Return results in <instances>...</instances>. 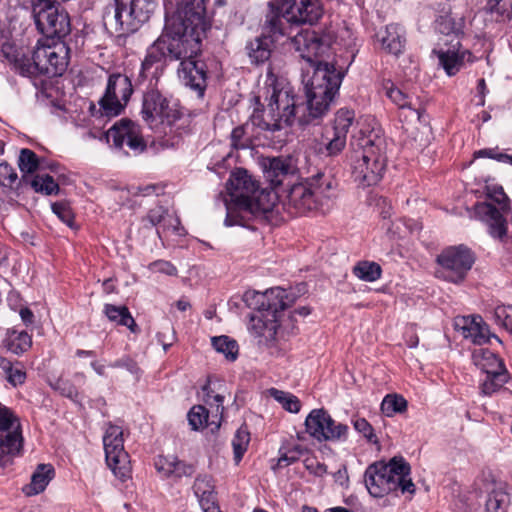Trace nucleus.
<instances>
[{"instance_id": "obj_1", "label": "nucleus", "mask_w": 512, "mask_h": 512, "mask_svg": "<svg viewBox=\"0 0 512 512\" xmlns=\"http://www.w3.org/2000/svg\"><path fill=\"white\" fill-rule=\"evenodd\" d=\"M172 12L167 11L161 35L148 48L141 64V75L154 77L166 61L197 58L210 21L205 0H176Z\"/></svg>"}, {"instance_id": "obj_2", "label": "nucleus", "mask_w": 512, "mask_h": 512, "mask_svg": "<svg viewBox=\"0 0 512 512\" xmlns=\"http://www.w3.org/2000/svg\"><path fill=\"white\" fill-rule=\"evenodd\" d=\"M291 44L299 56L309 64L303 80L306 107L299 117L300 124H308L327 114L338 94L344 74L337 70L334 64L318 60L329 50L332 44L331 36L303 30L291 38Z\"/></svg>"}, {"instance_id": "obj_3", "label": "nucleus", "mask_w": 512, "mask_h": 512, "mask_svg": "<svg viewBox=\"0 0 512 512\" xmlns=\"http://www.w3.org/2000/svg\"><path fill=\"white\" fill-rule=\"evenodd\" d=\"M279 83L271 70L267 73L265 100L266 109L256 110L250 117V123L238 126L231 132V145L236 149L249 147L248 130L250 126L265 132H274L299 122V107L296 106L294 95L287 87H279Z\"/></svg>"}, {"instance_id": "obj_4", "label": "nucleus", "mask_w": 512, "mask_h": 512, "mask_svg": "<svg viewBox=\"0 0 512 512\" xmlns=\"http://www.w3.org/2000/svg\"><path fill=\"white\" fill-rule=\"evenodd\" d=\"M227 191L226 226H244L249 215L266 213L274 205L273 193L259 189L256 181L243 169H237L230 175Z\"/></svg>"}, {"instance_id": "obj_5", "label": "nucleus", "mask_w": 512, "mask_h": 512, "mask_svg": "<svg viewBox=\"0 0 512 512\" xmlns=\"http://www.w3.org/2000/svg\"><path fill=\"white\" fill-rule=\"evenodd\" d=\"M350 166L354 180L363 186L377 184L387 165L385 139L375 129H361L352 137Z\"/></svg>"}, {"instance_id": "obj_6", "label": "nucleus", "mask_w": 512, "mask_h": 512, "mask_svg": "<svg viewBox=\"0 0 512 512\" xmlns=\"http://www.w3.org/2000/svg\"><path fill=\"white\" fill-rule=\"evenodd\" d=\"M3 56L15 65L22 74L61 75L68 66L69 48L62 39H42L29 57L16 47L6 43L1 49Z\"/></svg>"}, {"instance_id": "obj_7", "label": "nucleus", "mask_w": 512, "mask_h": 512, "mask_svg": "<svg viewBox=\"0 0 512 512\" xmlns=\"http://www.w3.org/2000/svg\"><path fill=\"white\" fill-rule=\"evenodd\" d=\"M365 485L375 498L397 491L414 494L415 485L410 478V465L402 457H394L388 463L376 462L365 471Z\"/></svg>"}, {"instance_id": "obj_8", "label": "nucleus", "mask_w": 512, "mask_h": 512, "mask_svg": "<svg viewBox=\"0 0 512 512\" xmlns=\"http://www.w3.org/2000/svg\"><path fill=\"white\" fill-rule=\"evenodd\" d=\"M113 12L103 16L104 25L119 36L133 33L148 21L154 12V0H114Z\"/></svg>"}, {"instance_id": "obj_9", "label": "nucleus", "mask_w": 512, "mask_h": 512, "mask_svg": "<svg viewBox=\"0 0 512 512\" xmlns=\"http://www.w3.org/2000/svg\"><path fill=\"white\" fill-rule=\"evenodd\" d=\"M33 14L45 39H62L70 33L68 14L51 0H33Z\"/></svg>"}, {"instance_id": "obj_10", "label": "nucleus", "mask_w": 512, "mask_h": 512, "mask_svg": "<svg viewBox=\"0 0 512 512\" xmlns=\"http://www.w3.org/2000/svg\"><path fill=\"white\" fill-rule=\"evenodd\" d=\"M141 113L143 120L154 130L170 127L181 116L178 103L155 90L144 95Z\"/></svg>"}, {"instance_id": "obj_11", "label": "nucleus", "mask_w": 512, "mask_h": 512, "mask_svg": "<svg viewBox=\"0 0 512 512\" xmlns=\"http://www.w3.org/2000/svg\"><path fill=\"white\" fill-rule=\"evenodd\" d=\"M23 437L19 418L0 403V468L10 465L21 454Z\"/></svg>"}, {"instance_id": "obj_12", "label": "nucleus", "mask_w": 512, "mask_h": 512, "mask_svg": "<svg viewBox=\"0 0 512 512\" xmlns=\"http://www.w3.org/2000/svg\"><path fill=\"white\" fill-rule=\"evenodd\" d=\"M268 6L273 13L271 16L284 18L292 24L313 25L323 15V7L320 0H279L270 1Z\"/></svg>"}, {"instance_id": "obj_13", "label": "nucleus", "mask_w": 512, "mask_h": 512, "mask_svg": "<svg viewBox=\"0 0 512 512\" xmlns=\"http://www.w3.org/2000/svg\"><path fill=\"white\" fill-rule=\"evenodd\" d=\"M440 268L436 274L452 283H459L464 280L468 271L475 262L472 251L464 246H451L444 249L437 257Z\"/></svg>"}, {"instance_id": "obj_14", "label": "nucleus", "mask_w": 512, "mask_h": 512, "mask_svg": "<svg viewBox=\"0 0 512 512\" xmlns=\"http://www.w3.org/2000/svg\"><path fill=\"white\" fill-rule=\"evenodd\" d=\"M103 445L108 467L121 481L130 477L129 456L124 450L123 431L121 427L110 424L103 436Z\"/></svg>"}, {"instance_id": "obj_15", "label": "nucleus", "mask_w": 512, "mask_h": 512, "mask_svg": "<svg viewBox=\"0 0 512 512\" xmlns=\"http://www.w3.org/2000/svg\"><path fill=\"white\" fill-rule=\"evenodd\" d=\"M306 432L319 442L345 441L349 428L336 422L324 409H313L305 419Z\"/></svg>"}, {"instance_id": "obj_16", "label": "nucleus", "mask_w": 512, "mask_h": 512, "mask_svg": "<svg viewBox=\"0 0 512 512\" xmlns=\"http://www.w3.org/2000/svg\"><path fill=\"white\" fill-rule=\"evenodd\" d=\"M282 24V19L278 16H267L263 34L246 45L247 55L252 64H263L270 58L274 42L284 35Z\"/></svg>"}, {"instance_id": "obj_17", "label": "nucleus", "mask_w": 512, "mask_h": 512, "mask_svg": "<svg viewBox=\"0 0 512 512\" xmlns=\"http://www.w3.org/2000/svg\"><path fill=\"white\" fill-rule=\"evenodd\" d=\"M130 79L123 74L110 75L104 96L100 99L102 113L108 117L118 116L132 95Z\"/></svg>"}, {"instance_id": "obj_18", "label": "nucleus", "mask_w": 512, "mask_h": 512, "mask_svg": "<svg viewBox=\"0 0 512 512\" xmlns=\"http://www.w3.org/2000/svg\"><path fill=\"white\" fill-rule=\"evenodd\" d=\"M482 0H460L449 11L436 19V29L444 35L459 38L464 34L467 20L471 17L473 7Z\"/></svg>"}, {"instance_id": "obj_19", "label": "nucleus", "mask_w": 512, "mask_h": 512, "mask_svg": "<svg viewBox=\"0 0 512 512\" xmlns=\"http://www.w3.org/2000/svg\"><path fill=\"white\" fill-rule=\"evenodd\" d=\"M244 301L252 309L271 311L282 319L284 310L293 302L287 291L280 287L266 290L265 292L247 291L244 294Z\"/></svg>"}, {"instance_id": "obj_20", "label": "nucleus", "mask_w": 512, "mask_h": 512, "mask_svg": "<svg viewBox=\"0 0 512 512\" xmlns=\"http://www.w3.org/2000/svg\"><path fill=\"white\" fill-rule=\"evenodd\" d=\"M106 139L108 143L112 141L113 145L119 149L126 146L134 152H141L145 148L139 126L127 119L115 123L107 131Z\"/></svg>"}, {"instance_id": "obj_21", "label": "nucleus", "mask_w": 512, "mask_h": 512, "mask_svg": "<svg viewBox=\"0 0 512 512\" xmlns=\"http://www.w3.org/2000/svg\"><path fill=\"white\" fill-rule=\"evenodd\" d=\"M282 321L283 319L276 317L271 311L256 310L250 316L248 330L260 342H270L275 339Z\"/></svg>"}, {"instance_id": "obj_22", "label": "nucleus", "mask_w": 512, "mask_h": 512, "mask_svg": "<svg viewBox=\"0 0 512 512\" xmlns=\"http://www.w3.org/2000/svg\"><path fill=\"white\" fill-rule=\"evenodd\" d=\"M438 57L439 66H441L448 76L456 75L464 66L465 63L474 61L472 53L463 49L460 42L457 41L452 47L434 50Z\"/></svg>"}, {"instance_id": "obj_23", "label": "nucleus", "mask_w": 512, "mask_h": 512, "mask_svg": "<svg viewBox=\"0 0 512 512\" xmlns=\"http://www.w3.org/2000/svg\"><path fill=\"white\" fill-rule=\"evenodd\" d=\"M177 75L185 86L195 90L200 96L203 95L206 87V71L204 64L197 58L180 61Z\"/></svg>"}, {"instance_id": "obj_24", "label": "nucleus", "mask_w": 512, "mask_h": 512, "mask_svg": "<svg viewBox=\"0 0 512 512\" xmlns=\"http://www.w3.org/2000/svg\"><path fill=\"white\" fill-rule=\"evenodd\" d=\"M204 406L210 412L213 429H219L224 412V390L221 383L207 384L202 388Z\"/></svg>"}, {"instance_id": "obj_25", "label": "nucleus", "mask_w": 512, "mask_h": 512, "mask_svg": "<svg viewBox=\"0 0 512 512\" xmlns=\"http://www.w3.org/2000/svg\"><path fill=\"white\" fill-rule=\"evenodd\" d=\"M377 39L385 52L398 56L405 49L406 30L400 24L391 23L377 33Z\"/></svg>"}, {"instance_id": "obj_26", "label": "nucleus", "mask_w": 512, "mask_h": 512, "mask_svg": "<svg viewBox=\"0 0 512 512\" xmlns=\"http://www.w3.org/2000/svg\"><path fill=\"white\" fill-rule=\"evenodd\" d=\"M287 204L295 210L296 214L316 210V198H314L311 182L293 185L287 195Z\"/></svg>"}, {"instance_id": "obj_27", "label": "nucleus", "mask_w": 512, "mask_h": 512, "mask_svg": "<svg viewBox=\"0 0 512 512\" xmlns=\"http://www.w3.org/2000/svg\"><path fill=\"white\" fill-rule=\"evenodd\" d=\"M143 221L148 222L152 227H156V232L159 237H162V234L169 231L181 235L178 217L173 213H169L168 210L164 209L162 206L151 209Z\"/></svg>"}, {"instance_id": "obj_28", "label": "nucleus", "mask_w": 512, "mask_h": 512, "mask_svg": "<svg viewBox=\"0 0 512 512\" xmlns=\"http://www.w3.org/2000/svg\"><path fill=\"white\" fill-rule=\"evenodd\" d=\"M265 166V177L272 185H280L284 178L293 175L297 171V165L292 157H275L267 159Z\"/></svg>"}, {"instance_id": "obj_29", "label": "nucleus", "mask_w": 512, "mask_h": 512, "mask_svg": "<svg viewBox=\"0 0 512 512\" xmlns=\"http://www.w3.org/2000/svg\"><path fill=\"white\" fill-rule=\"evenodd\" d=\"M456 325L462 331L463 336L474 344L482 345L489 340V328L480 316L463 317Z\"/></svg>"}, {"instance_id": "obj_30", "label": "nucleus", "mask_w": 512, "mask_h": 512, "mask_svg": "<svg viewBox=\"0 0 512 512\" xmlns=\"http://www.w3.org/2000/svg\"><path fill=\"white\" fill-rule=\"evenodd\" d=\"M316 198V210L326 212L333 206L336 198V185L331 179L318 178L311 181Z\"/></svg>"}, {"instance_id": "obj_31", "label": "nucleus", "mask_w": 512, "mask_h": 512, "mask_svg": "<svg viewBox=\"0 0 512 512\" xmlns=\"http://www.w3.org/2000/svg\"><path fill=\"white\" fill-rule=\"evenodd\" d=\"M478 212L483 215L492 237L502 239L506 235V221L497 208L491 204L482 203L478 205Z\"/></svg>"}, {"instance_id": "obj_32", "label": "nucleus", "mask_w": 512, "mask_h": 512, "mask_svg": "<svg viewBox=\"0 0 512 512\" xmlns=\"http://www.w3.org/2000/svg\"><path fill=\"white\" fill-rule=\"evenodd\" d=\"M192 488L201 508L209 509L216 504L215 486L211 476L198 475Z\"/></svg>"}, {"instance_id": "obj_33", "label": "nucleus", "mask_w": 512, "mask_h": 512, "mask_svg": "<svg viewBox=\"0 0 512 512\" xmlns=\"http://www.w3.org/2000/svg\"><path fill=\"white\" fill-rule=\"evenodd\" d=\"M54 468L50 464H39L31 475V482L23 491L26 495L32 496L43 492L50 481L54 478Z\"/></svg>"}, {"instance_id": "obj_34", "label": "nucleus", "mask_w": 512, "mask_h": 512, "mask_svg": "<svg viewBox=\"0 0 512 512\" xmlns=\"http://www.w3.org/2000/svg\"><path fill=\"white\" fill-rule=\"evenodd\" d=\"M473 360L485 375L507 372L503 361L488 349L479 348L474 350Z\"/></svg>"}, {"instance_id": "obj_35", "label": "nucleus", "mask_w": 512, "mask_h": 512, "mask_svg": "<svg viewBox=\"0 0 512 512\" xmlns=\"http://www.w3.org/2000/svg\"><path fill=\"white\" fill-rule=\"evenodd\" d=\"M104 313L110 321L126 326L132 332L136 331V323L127 307L106 304L104 307Z\"/></svg>"}, {"instance_id": "obj_36", "label": "nucleus", "mask_w": 512, "mask_h": 512, "mask_svg": "<svg viewBox=\"0 0 512 512\" xmlns=\"http://www.w3.org/2000/svg\"><path fill=\"white\" fill-rule=\"evenodd\" d=\"M32 345L31 336L25 331L12 330L7 333L5 339L6 348L14 354L26 352Z\"/></svg>"}, {"instance_id": "obj_37", "label": "nucleus", "mask_w": 512, "mask_h": 512, "mask_svg": "<svg viewBox=\"0 0 512 512\" xmlns=\"http://www.w3.org/2000/svg\"><path fill=\"white\" fill-rule=\"evenodd\" d=\"M211 343L216 352L222 354L226 360L235 361L238 357L239 346L237 342L226 336H215L211 338Z\"/></svg>"}, {"instance_id": "obj_38", "label": "nucleus", "mask_w": 512, "mask_h": 512, "mask_svg": "<svg viewBox=\"0 0 512 512\" xmlns=\"http://www.w3.org/2000/svg\"><path fill=\"white\" fill-rule=\"evenodd\" d=\"M187 418L189 425L193 430H200L205 427H211L212 431L216 430L213 429V425L211 424L210 412L208 411L206 406H193L188 412Z\"/></svg>"}, {"instance_id": "obj_39", "label": "nucleus", "mask_w": 512, "mask_h": 512, "mask_svg": "<svg viewBox=\"0 0 512 512\" xmlns=\"http://www.w3.org/2000/svg\"><path fill=\"white\" fill-rule=\"evenodd\" d=\"M354 275L365 282H375L382 274L380 265L372 261H360L353 268Z\"/></svg>"}, {"instance_id": "obj_40", "label": "nucleus", "mask_w": 512, "mask_h": 512, "mask_svg": "<svg viewBox=\"0 0 512 512\" xmlns=\"http://www.w3.org/2000/svg\"><path fill=\"white\" fill-rule=\"evenodd\" d=\"M510 505V495L503 488L494 489L488 496L486 512H507Z\"/></svg>"}, {"instance_id": "obj_41", "label": "nucleus", "mask_w": 512, "mask_h": 512, "mask_svg": "<svg viewBox=\"0 0 512 512\" xmlns=\"http://www.w3.org/2000/svg\"><path fill=\"white\" fill-rule=\"evenodd\" d=\"M386 95L400 109H409L411 117H415L417 120L421 119L420 111L413 107L412 100L400 89L393 86L386 88Z\"/></svg>"}, {"instance_id": "obj_42", "label": "nucleus", "mask_w": 512, "mask_h": 512, "mask_svg": "<svg viewBox=\"0 0 512 512\" xmlns=\"http://www.w3.org/2000/svg\"><path fill=\"white\" fill-rule=\"evenodd\" d=\"M325 152L328 156L340 154L346 146L347 136L332 129H326L324 133Z\"/></svg>"}, {"instance_id": "obj_43", "label": "nucleus", "mask_w": 512, "mask_h": 512, "mask_svg": "<svg viewBox=\"0 0 512 512\" xmlns=\"http://www.w3.org/2000/svg\"><path fill=\"white\" fill-rule=\"evenodd\" d=\"M407 409L406 399L398 394H388L381 403V411L386 417H393L398 413H403Z\"/></svg>"}, {"instance_id": "obj_44", "label": "nucleus", "mask_w": 512, "mask_h": 512, "mask_svg": "<svg viewBox=\"0 0 512 512\" xmlns=\"http://www.w3.org/2000/svg\"><path fill=\"white\" fill-rule=\"evenodd\" d=\"M269 395L273 397L281 406L291 413H298L301 409V402L297 396L290 392L278 390L276 388L269 389Z\"/></svg>"}, {"instance_id": "obj_45", "label": "nucleus", "mask_w": 512, "mask_h": 512, "mask_svg": "<svg viewBox=\"0 0 512 512\" xmlns=\"http://www.w3.org/2000/svg\"><path fill=\"white\" fill-rule=\"evenodd\" d=\"M18 167L23 174L22 178L26 179L27 175L37 171L39 159L32 150L27 148L21 149L18 158Z\"/></svg>"}, {"instance_id": "obj_46", "label": "nucleus", "mask_w": 512, "mask_h": 512, "mask_svg": "<svg viewBox=\"0 0 512 512\" xmlns=\"http://www.w3.org/2000/svg\"><path fill=\"white\" fill-rule=\"evenodd\" d=\"M51 387L75 403L80 404L83 399L82 394L70 379L59 378L54 383H51Z\"/></svg>"}, {"instance_id": "obj_47", "label": "nucleus", "mask_w": 512, "mask_h": 512, "mask_svg": "<svg viewBox=\"0 0 512 512\" xmlns=\"http://www.w3.org/2000/svg\"><path fill=\"white\" fill-rule=\"evenodd\" d=\"M250 442V434L248 430L244 427H240L233 439H232V447L234 452V460L236 463H239L247 450V447Z\"/></svg>"}, {"instance_id": "obj_48", "label": "nucleus", "mask_w": 512, "mask_h": 512, "mask_svg": "<svg viewBox=\"0 0 512 512\" xmlns=\"http://www.w3.org/2000/svg\"><path fill=\"white\" fill-rule=\"evenodd\" d=\"M509 379L508 372L487 374L481 384L482 393L491 395L498 391Z\"/></svg>"}, {"instance_id": "obj_49", "label": "nucleus", "mask_w": 512, "mask_h": 512, "mask_svg": "<svg viewBox=\"0 0 512 512\" xmlns=\"http://www.w3.org/2000/svg\"><path fill=\"white\" fill-rule=\"evenodd\" d=\"M31 186L36 192H41L47 195L57 193L59 190L58 184L50 175H36L31 180Z\"/></svg>"}, {"instance_id": "obj_50", "label": "nucleus", "mask_w": 512, "mask_h": 512, "mask_svg": "<svg viewBox=\"0 0 512 512\" xmlns=\"http://www.w3.org/2000/svg\"><path fill=\"white\" fill-rule=\"evenodd\" d=\"M354 118L355 114L352 110L340 109L337 111L334 118L333 127H331L330 129L339 133H343L344 135L347 136L348 130L352 125Z\"/></svg>"}, {"instance_id": "obj_51", "label": "nucleus", "mask_w": 512, "mask_h": 512, "mask_svg": "<svg viewBox=\"0 0 512 512\" xmlns=\"http://www.w3.org/2000/svg\"><path fill=\"white\" fill-rule=\"evenodd\" d=\"M495 322L512 331V305H499L494 309Z\"/></svg>"}, {"instance_id": "obj_52", "label": "nucleus", "mask_w": 512, "mask_h": 512, "mask_svg": "<svg viewBox=\"0 0 512 512\" xmlns=\"http://www.w3.org/2000/svg\"><path fill=\"white\" fill-rule=\"evenodd\" d=\"M178 458L175 456H159L155 460V468L164 477L170 478Z\"/></svg>"}, {"instance_id": "obj_53", "label": "nucleus", "mask_w": 512, "mask_h": 512, "mask_svg": "<svg viewBox=\"0 0 512 512\" xmlns=\"http://www.w3.org/2000/svg\"><path fill=\"white\" fill-rule=\"evenodd\" d=\"M354 429L362 434L370 443L377 444L378 439L373 427L365 418H357L353 421Z\"/></svg>"}, {"instance_id": "obj_54", "label": "nucleus", "mask_w": 512, "mask_h": 512, "mask_svg": "<svg viewBox=\"0 0 512 512\" xmlns=\"http://www.w3.org/2000/svg\"><path fill=\"white\" fill-rule=\"evenodd\" d=\"M18 180L15 169L7 162H0V185L12 187Z\"/></svg>"}, {"instance_id": "obj_55", "label": "nucleus", "mask_w": 512, "mask_h": 512, "mask_svg": "<svg viewBox=\"0 0 512 512\" xmlns=\"http://www.w3.org/2000/svg\"><path fill=\"white\" fill-rule=\"evenodd\" d=\"M51 209L53 213L56 214L62 222H64L68 226H72L73 214L68 205H66L65 203H54L52 204Z\"/></svg>"}, {"instance_id": "obj_56", "label": "nucleus", "mask_w": 512, "mask_h": 512, "mask_svg": "<svg viewBox=\"0 0 512 512\" xmlns=\"http://www.w3.org/2000/svg\"><path fill=\"white\" fill-rule=\"evenodd\" d=\"M148 269L152 273H162L169 276H174L177 273L176 267L172 263L165 260H157L152 262L149 264Z\"/></svg>"}, {"instance_id": "obj_57", "label": "nucleus", "mask_w": 512, "mask_h": 512, "mask_svg": "<svg viewBox=\"0 0 512 512\" xmlns=\"http://www.w3.org/2000/svg\"><path fill=\"white\" fill-rule=\"evenodd\" d=\"M324 34L332 37V43L339 40L344 46L347 47L353 44V33L346 26L338 29L336 34L330 32Z\"/></svg>"}, {"instance_id": "obj_58", "label": "nucleus", "mask_w": 512, "mask_h": 512, "mask_svg": "<svg viewBox=\"0 0 512 512\" xmlns=\"http://www.w3.org/2000/svg\"><path fill=\"white\" fill-rule=\"evenodd\" d=\"M487 196L505 208L507 205L508 197L506 196L503 188L501 186L493 185L486 187Z\"/></svg>"}, {"instance_id": "obj_59", "label": "nucleus", "mask_w": 512, "mask_h": 512, "mask_svg": "<svg viewBox=\"0 0 512 512\" xmlns=\"http://www.w3.org/2000/svg\"><path fill=\"white\" fill-rule=\"evenodd\" d=\"M110 367L125 368L126 370H128L131 374L135 375L136 377H139L140 372H141L138 365L130 358H122V359L116 360L115 362L110 364Z\"/></svg>"}, {"instance_id": "obj_60", "label": "nucleus", "mask_w": 512, "mask_h": 512, "mask_svg": "<svg viewBox=\"0 0 512 512\" xmlns=\"http://www.w3.org/2000/svg\"><path fill=\"white\" fill-rule=\"evenodd\" d=\"M193 472H194L193 466L188 465L185 462L180 461L178 459L170 478L180 479L182 477H188V476H191L193 474Z\"/></svg>"}, {"instance_id": "obj_61", "label": "nucleus", "mask_w": 512, "mask_h": 512, "mask_svg": "<svg viewBox=\"0 0 512 512\" xmlns=\"http://www.w3.org/2000/svg\"><path fill=\"white\" fill-rule=\"evenodd\" d=\"M305 466H306L307 470L315 476L323 477L324 475L327 474L326 465L323 463H320L316 460L306 459Z\"/></svg>"}, {"instance_id": "obj_62", "label": "nucleus", "mask_w": 512, "mask_h": 512, "mask_svg": "<svg viewBox=\"0 0 512 512\" xmlns=\"http://www.w3.org/2000/svg\"><path fill=\"white\" fill-rule=\"evenodd\" d=\"M475 156L493 158L501 162H508L512 164V156L502 153L496 154L492 149L479 150L475 152Z\"/></svg>"}, {"instance_id": "obj_63", "label": "nucleus", "mask_w": 512, "mask_h": 512, "mask_svg": "<svg viewBox=\"0 0 512 512\" xmlns=\"http://www.w3.org/2000/svg\"><path fill=\"white\" fill-rule=\"evenodd\" d=\"M405 228L406 223L403 220L398 219L391 222V227H389L387 230L393 237L404 238L407 235Z\"/></svg>"}, {"instance_id": "obj_64", "label": "nucleus", "mask_w": 512, "mask_h": 512, "mask_svg": "<svg viewBox=\"0 0 512 512\" xmlns=\"http://www.w3.org/2000/svg\"><path fill=\"white\" fill-rule=\"evenodd\" d=\"M26 374L24 371H22L19 368L11 367V371L6 376V379L11 383L13 386L22 384L25 381Z\"/></svg>"}]
</instances>
